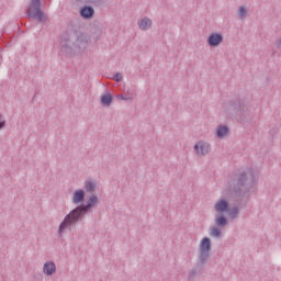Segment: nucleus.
<instances>
[{"instance_id": "obj_1", "label": "nucleus", "mask_w": 281, "mask_h": 281, "mask_svg": "<svg viewBox=\"0 0 281 281\" xmlns=\"http://www.w3.org/2000/svg\"><path fill=\"white\" fill-rule=\"evenodd\" d=\"M256 183V173L249 168L247 171H237L231 176L228 181V196L231 199H243L251 192Z\"/></svg>"}, {"instance_id": "obj_2", "label": "nucleus", "mask_w": 281, "mask_h": 281, "mask_svg": "<svg viewBox=\"0 0 281 281\" xmlns=\"http://www.w3.org/2000/svg\"><path fill=\"white\" fill-rule=\"evenodd\" d=\"M99 201L98 195L91 194L86 204L77 205L59 224L58 234H64L66 229L76 227V224L83 221L85 216H87V214H89V212H91V210L98 205Z\"/></svg>"}, {"instance_id": "obj_3", "label": "nucleus", "mask_w": 281, "mask_h": 281, "mask_svg": "<svg viewBox=\"0 0 281 281\" xmlns=\"http://www.w3.org/2000/svg\"><path fill=\"white\" fill-rule=\"evenodd\" d=\"M87 35L77 31H66L60 35V52L65 56H77L87 49Z\"/></svg>"}, {"instance_id": "obj_4", "label": "nucleus", "mask_w": 281, "mask_h": 281, "mask_svg": "<svg viewBox=\"0 0 281 281\" xmlns=\"http://www.w3.org/2000/svg\"><path fill=\"white\" fill-rule=\"evenodd\" d=\"M212 251V239L210 237H203L199 245V256L195 266L189 271L188 280L194 281L196 278L203 276V269L207 265V259Z\"/></svg>"}, {"instance_id": "obj_5", "label": "nucleus", "mask_w": 281, "mask_h": 281, "mask_svg": "<svg viewBox=\"0 0 281 281\" xmlns=\"http://www.w3.org/2000/svg\"><path fill=\"white\" fill-rule=\"evenodd\" d=\"M227 111L231 117H234L239 124L244 126H249L251 124L254 116L249 111V105L244 99H233L228 102Z\"/></svg>"}, {"instance_id": "obj_6", "label": "nucleus", "mask_w": 281, "mask_h": 281, "mask_svg": "<svg viewBox=\"0 0 281 281\" xmlns=\"http://www.w3.org/2000/svg\"><path fill=\"white\" fill-rule=\"evenodd\" d=\"M26 16L29 19H36L40 23L47 21V15L41 9V0H31Z\"/></svg>"}, {"instance_id": "obj_7", "label": "nucleus", "mask_w": 281, "mask_h": 281, "mask_svg": "<svg viewBox=\"0 0 281 281\" xmlns=\"http://www.w3.org/2000/svg\"><path fill=\"white\" fill-rule=\"evenodd\" d=\"M193 148L199 157H204V155H209V153L212 150L210 144L203 140L198 142Z\"/></svg>"}, {"instance_id": "obj_8", "label": "nucleus", "mask_w": 281, "mask_h": 281, "mask_svg": "<svg viewBox=\"0 0 281 281\" xmlns=\"http://www.w3.org/2000/svg\"><path fill=\"white\" fill-rule=\"evenodd\" d=\"M214 210L217 212V214H227L229 213V201L226 199H220L215 204H214Z\"/></svg>"}, {"instance_id": "obj_9", "label": "nucleus", "mask_w": 281, "mask_h": 281, "mask_svg": "<svg viewBox=\"0 0 281 281\" xmlns=\"http://www.w3.org/2000/svg\"><path fill=\"white\" fill-rule=\"evenodd\" d=\"M223 43V34L218 32H213L207 37V45L210 47H218Z\"/></svg>"}, {"instance_id": "obj_10", "label": "nucleus", "mask_w": 281, "mask_h": 281, "mask_svg": "<svg viewBox=\"0 0 281 281\" xmlns=\"http://www.w3.org/2000/svg\"><path fill=\"white\" fill-rule=\"evenodd\" d=\"M79 14L81 19H86V20L93 19L95 14V9H93V7L89 4H86L80 8Z\"/></svg>"}, {"instance_id": "obj_11", "label": "nucleus", "mask_w": 281, "mask_h": 281, "mask_svg": "<svg viewBox=\"0 0 281 281\" xmlns=\"http://www.w3.org/2000/svg\"><path fill=\"white\" fill-rule=\"evenodd\" d=\"M85 196H86V192L82 189H77L74 193H72V203L75 205H85Z\"/></svg>"}, {"instance_id": "obj_12", "label": "nucleus", "mask_w": 281, "mask_h": 281, "mask_svg": "<svg viewBox=\"0 0 281 281\" xmlns=\"http://www.w3.org/2000/svg\"><path fill=\"white\" fill-rule=\"evenodd\" d=\"M214 223L216 225V227H218L220 229H223V227H227V217L225 216V214L223 213H217L215 214V220Z\"/></svg>"}, {"instance_id": "obj_13", "label": "nucleus", "mask_w": 281, "mask_h": 281, "mask_svg": "<svg viewBox=\"0 0 281 281\" xmlns=\"http://www.w3.org/2000/svg\"><path fill=\"white\" fill-rule=\"evenodd\" d=\"M138 27L142 32H146V30H150L153 27V20L150 18L145 16L138 20Z\"/></svg>"}, {"instance_id": "obj_14", "label": "nucleus", "mask_w": 281, "mask_h": 281, "mask_svg": "<svg viewBox=\"0 0 281 281\" xmlns=\"http://www.w3.org/2000/svg\"><path fill=\"white\" fill-rule=\"evenodd\" d=\"M43 273L45 276H54L56 273V263L54 261H46L43 266Z\"/></svg>"}, {"instance_id": "obj_15", "label": "nucleus", "mask_w": 281, "mask_h": 281, "mask_svg": "<svg viewBox=\"0 0 281 281\" xmlns=\"http://www.w3.org/2000/svg\"><path fill=\"white\" fill-rule=\"evenodd\" d=\"M229 134V126L227 125H218L216 128V136L218 139H223L226 135Z\"/></svg>"}, {"instance_id": "obj_16", "label": "nucleus", "mask_w": 281, "mask_h": 281, "mask_svg": "<svg viewBox=\"0 0 281 281\" xmlns=\"http://www.w3.org/2000/svg\"><path fill=\"white\" fill-rule=\"evenodd\" d=\"M100 102L102 106H111L113 104V94L105 93L100 97Z\"/></svg>"}, {"instance_id": "obj_17", "label": "nucleus", "mask_w": 281, "mask_h": 281, "mask_svg": "<svg viewBox=\"0 0 281 281\" xmlns=\"http://www.w3.org/2000/svg\"><path fill=\"white\" fill-rule=\"evenodd\" d=\"M83 189L86 192H89L90 194H92V192H95V190L98 189V184L93 180H87L85 181Z\"/></svg>"}, {"instance_id": "obj_18", "label": "nucleus", "mask_w": 281, "mask_h": 281, "mask_svg": "<svg viewBox=\"0 0 281 281\" xmlns=\"http://www.w3.org/2000/svg\"><path fill=\"white\" fill-rule=\"evenodd\" d=\"M108 1L109 0H88V3H91L98 8H104V5H108Z\"/></svg>"}, {"instance_id": "obj_19", "label": "nucleus", "mask_w": 281, "mask_h": 281, "mask_svg": "<svg viewBox=\"0 0 281 281\" xmlns=\"http://www.w3.org/2000/svg\"><path fill=\"white\" fill-rule=\"evenodd\" d=\"M211 236L213 238H221L223 236V232H221V228L218 226L211 228Z\"/></svg>"}, {"instance_id": "obj_20", "label": "nucleus", "mask_w": 281, "mask_h": 281, "mask_svg": "<svg viewBox=\"0 0 281 281\" xmlns=\"http://www.w3.org/2000/svg\"><path fill=\"white\" fill-rule=\"evenodd\" d=\"M228 212L231 218H238V214H240V209H238V206H234L233 209H229Z\"/></svg>"}, {"instance_id": "obj_21", "label": "nucleus", "mask_w": 281, "mask_h": 281, "mask_svg": "<svg viewBox=\"0 0 281 281\" xmlns=\"http://www.w3.org/2000/svg\"><path fill=\"white\" fill-rule=\"evenodd\" d=\"M238 16H239V19H245V16H247V8H245L243 5L239 7Z\"/></svg>"}, {"instance_id": "obj_22", "label": "nucleus", "mask_w": 281, "mask_h": 281, "mask_svg": "<svg viewBox=\"0 0 281 281\" xmlns=\"http://www.w3.org/2000/svg\"><path fill=\"white\" fill-rule=\"evenodd\" d=\"M113 80H115V82H122V80H124V76H122L121 72H116V74L113 76Z\"/></svg>"}, {"instance_id": "obj_23", "label": "nucleus", "mask_w": 281, "mask_h": 281, "mask_svg": "<svg viewBox=\"0 0 281 281\" xmlns=\"http://www.w3.org/2000/svg\"><path fill=\"white\" fill-rule=\"evenodd\" d=\"M116 98L117 100H124L125 102H131L133 100V98L125 97L124 94H117Z\"/></svg>"}, {"instance_id": "obj_24", "label": "nucleus", "mask_w": 281, "mask_h": 281, "mask_svg": "<svg viewBox=\"0 0 281 281\" xmlns=\"http://www.w3.org/2000/svg\"><path fill=\"white\" fill-rule=\"evenodd\" d=\"M5 120L3 119V114H0V131H2V128H5Z\"/></svg>"}, {"instance_id": "obj_25", "label": "nucleus", "mask_w": 281, "mask_h": 281, "mask_svg": "<svg viewBox=\"0 0 281 281\" xmlns=\"http://www.w3.org/2000/svg\"><path fill=\"white\" fill-rule=\"evenodd\" d=\"M277 47H281V40L278 42Z\"/></svg>"}, {"instance_id": "obj_26", "label": "nucleus", "mask_w": 281, "mask_h": 281, "mask_svg": "<svg viewBox=\"0 0 281 281\" xmlns=\"http://www.w3.org/2000/svg\"><path fill=\"white\" fill-rule=\"evenodd\" d=\"M270 133L273 134V130H271Z\"/></svg>"}]
</instances>
